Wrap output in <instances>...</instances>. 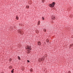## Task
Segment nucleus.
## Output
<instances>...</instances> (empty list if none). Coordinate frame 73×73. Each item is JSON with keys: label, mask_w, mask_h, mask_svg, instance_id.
<instances>
[{"label": "nucleus", "mask_w": 73, "mask_h": 73, "mask_svg": "<svg viewBox=\"0 0 73 73\" xmlns=\"http://www.w3.org/2000/svg\"><path fill=\"white\" fill-rule=\"evenodd\" d=\"M49 40H46V42H49Z\"/></svg>", "instance_id": "obj_14"}, {"label": "nucleus", "mask_w": 73, "mask_h": 73, "mask_svg": "<svg viewBox=\"0 0 73 73\" xmlns=\"http://www.w3.org/2000/svg\"><path fill=\"white\" fill-rule=\"evenodd\" d=\"M12 70H13H13H14V69H13Z\"/></svg>", "instance_id": "obj_22"}, {"label": "nucleus", "mask_w": 73, "mask_h": 73, "mask_svg": "<svg viewBox=\"0 0 73 73\" xmlns=\"http://www.w3.org/2000/svg\"><path fill=\"white\" fill-rule=\"evenodd\" d=\"M73 46V44H71L70 45V47L71 46Z\"/></svg>", "instance_id": "obj_6"}, {"label": "nucleus", "mask_w": 73, "mask_h": 73, "mask_svg": "<svg viewBox=\"0 0 73 73\" xmlns=\"http://www.w3.org/2000/svg\"><path fill=\"white\" fill-rule=\"evenodd\" d=\"M28 48V49H30V50L31 49V46H30V47H29V46H28V47L27 46Z\"/></svg>", "instance_id": "obj_7"}, {"label": "nucleus", "mask_w": 73, "mask_h": 73, "mask_svg": "<svg viewBox=\"0 0 73 73\" xmlns=\"http://www.w3.org/2000/svg\"><path fill=\"white\" fill-rule=\"evenodd\" d=\"M38 61L39 62H41L42 60H41V58H39Z\"/></svg>", "instance_id": "obj_5"}, {"label": "nucleus", "mask_w": 73, "mask_h": 73, "mask_svg": "<svg viewBox=\"0 0 73 73\" xmlns=\"http://www.w3.org/2000/svg\"><path fill=\"white\" fill-rule=\"evenodd\" d=\"M55 4H56V3L55 2H52V4H50V5L49 6L51 8H53V7H54V5H55Z\"/></svg>", "instance_id": "obj_1"}, {"label": "nucleus", "mask_w": 73, "mask_h": 73, "mask_svg": "<svg viewBox=\"0 0 73 73\" xmlns=\"http://www.w3.org/2000/svg\"><path fill=\"white\" fill-rule=\"evenodd\" d=\"M52 17L53 18H54H54H55V16H52Z\"/></svg>", "instance_id": "obj_12"}, {"label": "nucleus", "mask_w": 73, "mask_h": 73, "mask_svg": "<svg viewBox=\"0 0 73 73\" xmlns=\"http://www.w3.org/2000/svg\"><path fill=\"white\" fill-rule=\"evenodd\" d=\"M18 31H19V32L20 33V34L21 35H23V34H22V31H21V30H19Z\"/></svg>", "instance_id": "obj_3"}, {"label": "nucleus", "mask_w": 73, "mask_h": 73, "mask_svg": "<svg viewBox=\"0 0 73 73\" xmlns=\"http://www.w3.org/2000/svg\"><path fill=\"white\" fill-rule=\"evenodd\" d=\"M68 73H70V72H68Z\"/></svg>", "instance_id": "obj_23"}, {"label": "nucleus", "mask_w": 73, "mask_h": 73, "mask_svg": "<svg viewBox=\"0 0 73 73\" xmlns=\"http://www.w3.org/2000/svg\"><path fill=\"white\" fill-rule=\"evenodd\" d=\"M51 19H54V18H52Z\"/></svg>", "instance_id": "obj_21"}, {"label": "nucleus", "mask_w": 73, "mask_h": 73, "mask_svg": "<svg viewBox=\"0 0 73 73\" xmlns=\"http://www.w3.org/2000/svg\"><path fill=\"white\" fill-rule=\"evenodd\" d=\"M16 19L17 20H18L19 19V17H18V16H16Z\"/></svg>", "instance_id": "obj_8"}, {"label": "nucleus", "mask_w": 73, "mask_h": 73, "mask_svg": "<svg viewBox=\"0 0 73 73\" xmlns=\"http://www.w3.org/2000/svg\"><path fill=\"white\" fill-rule=\"evenodd\" d=\"M43 31H44V32H46V30L45 29V30H44Z\"/></svg>", "instance_id": "obj_20"}, {"label": "nucleus", "mask_w": 73, "mask_h": 73, "mask_svg": "<svg viewBox=\"0 0 73 73\" xmlns=\"http://www.w3.org/2000/svg\"><path fill=\"white\" fill-rule=\"evenodd\" d=\"M30 70L31 72H32V71H33V70H32V68H31L30 69Z\"/></svg>", "instance_id": "obj_10"}, {"label": "nucleus", "mask_w": 73, "mask_h": 73, "mask_svg": "<svg viewBox=\"0 0 73 73\" xmlns=\"http://www.w3.org/2000/svg\"><path fill=\"white\" fill-rule=\"evenodd\" d=\"M41 59L42 61H43L45 60V58L44 57H42Z\"/></svg>", "instance_id": "obj_2"}, {"label": "nucleus", "mask_w": 73, "mask_h": 73, "mask_svg": "<svg viewBox=\"0 0 73 73\" xmlns=\"http://www.w3.org/2000/svg\"><path fill=\"white\" fill-rule=\"evenodd\" d=\"M11 60H12V59H11V58H10L9 60L10 61H11Z\"/></svg>", "instance_id": "obj_18"}, {"label": "nucleus", "mask_w": 73, "mask_h": 73, "mask_svg": "<svg viewBox=\"0 0 73 73\" xmlns=\"http://www.w3.org/2000/svg\"><path fill=\"white\" fill-rule=\"evenodd\" d=\"M11 72L12 73H13L14 72H13V70H11Z\"/></svg>", "instance_id": "obj_17"}, {"label": "nucleus", "mask_w": 73, "mask_h": 73, "mask_svg": "<svg viewBox=\"0 0 73 73\" xmlns=\"http://www.w3.org/2000/svg\"><path fill=\"white\" fill-rule=\"evenodd\" d=\"M26 8H29V6H27L26 7Z\"/></svg>", "instance_id": "obj_15"}, {"label": "nucleus", "mask_w": 73, "mask_h": 73, "mask_svg": "<svg viewBox=\"0 0 73 73\" xmlns=\"http://www.w3.org/2000/svg\"><path fill=\"white\" fill-rule=\"evenodd\" d=\"M42 20H44V19H45V18H44V17H42Z\"/></svg>", "instance_id": "obj_11"}, {"label": "nucleus", "mask_w": 73, "mask_h": 73, "mask_svg": "<svg viewBox=\"0 0 73 73\" xmlns=\"http://www.w3.org/2000/svg\"><path fill=\"white\" fill-rule=\"evenodd\" d=\"M29 52H30V50H29Z\"/></svg>", "instance_id": "obj_24"}, {"label": "nucleus", "mask_w": 73, "mask_h": 73, "mask_svg": "<svg viewBox=\"0 0 73 73\" xmlns=\"http://www.w3.org/2000/svg\"><path fill=\"white\" fill-rule=\"evenodd\" d=\"M2 73H4V72H2Z\"/></svg>", "instance_id": "obj_25"}, {"label": "nucleus", "mask_w": 73, "mask_h": 73, "mask_svg": "<svg viewBox=\"0 0 73 73\" xmlns=\"http://www.w3.org/2000/svg\"><path fill=\"white\" fill-rule=\"evenodd\" d=\"M18 60H20V59H21V58H20V57L19 56H18Z\"/></svg>", "instance_id": "obj_9"}, {"label": "nucleus", "mask_w": 73, "mask_h": 73, "mask_svg": "<svg viewBox=\"0 0 73 73\" xmlns=\"http://www.w3.org/2000/svg\"><path fill=\"white\" fill-rule=\"evenodd\" d=\"M27 62H30L29 60H27Z\"/></svg>", "instance_id": "obj_19"}, {"label": "nucleus", "mask_w": 73, "mask_h": 73, "mask_svg": "<svg viewBox=\"0 0 73 73\" xmlns=\"http://www.w3.org/2000/svg\"><path fill=\"white\" fill-rule=\"evenodd\" d=\"M42 2L43 3H44V0H42Z\"/></svg>", "instance_id": "obj_16"}, {"label": "nucleus", "mask_w": 73, "mask_h": 73, "mask_svg": "<svg viewBox=\"0 0 73 73\" xmlns=\"http://www.w3.org/2000/svg\"><path fill=\"white\" fill-rule=\"evenodd\" d=\"M40 23V21H38V25H39Z\"/></svg>", "instance_id": "obj_13"}, {"label": "nucleus", "mask_w": 73, "mask_h": 73, "mask_svg": "<svg viewBox=\"0 0 73 73\" xmlns=\"http://www.w3.org/2000/svg\"><path fill=\"white\" fill-rule=\"evenodd\" d=\"M38 45H41V43L40 42H38Z\"/></svg>", "instance_id": "obj_4"}]
</instances>
